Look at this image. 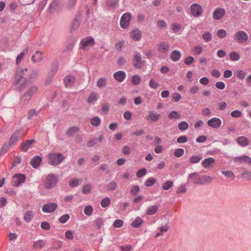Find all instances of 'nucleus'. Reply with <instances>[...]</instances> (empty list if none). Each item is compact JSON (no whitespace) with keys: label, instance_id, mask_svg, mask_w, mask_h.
Returning <instances> with one entry per match:
<instances>
[{"label":"nucleus","instance_id":"680f3d73","mask_svg":"<svg viewBox=\"0 0 251 251\" xmlns=\"http://www.w3.org/2000/svg\"><path fill=\"white\" fill-rule=\"evenodd\" d=\"M53 249L58 250V249H59L60 248H61V247H62V242L61 241L57 240L53 242Z\"/></svg>","mask_w":251,"mask_h":251},{"label":"nucleus","instance_id":"1a4fd4ad","mask_svg":"<svg viewBox=\"0 0 251 251\" xmlns=\"http://www.w3.org/2000/svg\"><path fill=\"white\" fill-rule=\"evenodd\" d=\"M131 20V15L129 13H126L124 14L121 17L120 20V26L123 28H127Z\"/></svg>","mask_w":251,"mask_h":251},{"label":"nucleus","instance_id":"a19ab883","mask_svg":"<svg viewBox=\"0 0 251 251\" xmlns=\"http://www.w3.org/2000/svg\"><path fill=\"white\" fill-rule=\"evenodd\" d=\"M236 76L240 79H243L246 77L247 74L242 70H237L235 72Z\"/></svg>","mask_w":251,"mask_h":251},{"label":"nucleus","instance_id":"f8f14e48","mask_svg":"<svg viewBox=\"0 0 251 251\" xmlns=\"http://www.w3.org/2000/svg\"><path fill=\"white\" fill-rule=\"evenodd\" d=\"M161 115L157 113L156 111H149L148 115L146 116V120L150 123L156 122L160 118Z\"/></svg>","mask_w":251,"mask_h":251},{"label":"nucleus","instance_id":"ddd939ff","mask_svg":"<svg viewBox=\"0 0 251 251\" xmlns=\"http://www.w3.org/2000/svg\"><path fill=\"white\" fill-rule=\"evenodd\" d=\"M207 125L212 128H218L222 125V120L218 118L214 117L207 121Z\"/></svg>","mask_w":251,"mask_h":251},{"label":"nucleus","instance_id":"e433bc0d","mask_svg":"<svg viewBox=\"0 0 251 251\" xmlns=\"http://www.w3.org/2000/svg\"><path fill=\"white\" fill-rule=\"evenodd\" d=\"M107 79L104 78H100L97 82V86L99 88H103L105 86L106 84Z\"/></svg>","mask_w":251,"mask_h":251},{"label":"nucleus","instance_id":"7ed1b4c3","mask_svg":"<svg viewBox=\"0 0 251 251\" xmlns=\"http://www.w3.org/2000/svg\"><path fill=\"white\" fill-rule=\"evenodd\" d=\"M58 182L57 178L52 174H49L44 181L45 187L47 189L54 187Z\"/></svg>","mask_w":251,"mask_h":251},{"label":"nucleus","instance_id":"2f4dec72","mask_svg":"<svg viewBox=\"0 0 251 251\" xmlns=\"http://www.w3.org/2000/svg\"><path fill=\"white\" fill-rule=\"evenodd\" d=\"M143 222V221L142 219L140 217H137L131 223V226L133 227L138 228L142 224Z\"/></svg>","mask_w":251,"mask_h":251},{"label":"nucleus","instance_id":"13d9d810","mask_svg":"<svg viewBox=\"0 0 251 251\" xmlns=\"http://www.w3.org/2000/svg\"><path fill=\"white\" fill-rule=\"evenodd\" d=\"M123 221L122 220L117 219L116 220L113 224V226L115 228H119L123 226Z\"/></svg>","mask_w":251,"mask_h":251},{"label":"nucleus","instance_id":"c85d7f7f","mask_svg":"<svg viewBox=\"0 0 251 251\" xmlns=\"http://www.w3.org/2000/svg\"><path fill=\"white\" fill-rule=\"evenodd\" d=\"M57 70V67L56 66H55L53 69H52L50 71V72L49 73V78L46 81V83L47 84H50V83L51 82V81L52 78L53 77L54 75H55Z\"/></svg>","mask_w":251,"mask_h":251},{"label":"nucleus","instance_id":"39448f33","mask_svg":"<svg viewBox=\"0 0 251 251\" xmlns=\"http://www.w3.org/2000/svg\"><path fill=\"white\" fill-rule=\"evenodd\" d=\"M26 177L21 174H16L12 177V185L14 186H19L25 182Z\"/></svg>","mask_w":251,"mask_h":251},{"label":"nucleus","instance_id":"6e6552de","mask_svg":"<svg viewBox=\"0 0 251 251\" xmlns=\"http://www.w3.org/2000/svg\"><path fill=\"white\" fill-rule=\"evenodd\" d=\"M191 14L195 17L201 16L202 8L201 5L198 3H193L190 6Z\"/></svg>","mask_w":251,"mask_h":251},{"label":"nucleus","instance_id":"dca6fc26","mask_svg":"<svg viewBox=\"0 0 251 251\" xmlns=\"http://www.w3.org/2000/svg\"><path fill=\"white\" fill-rule=\"evenodd\" d=\"M57 207V204L56 203H50L44 205L42 207V210L45 213L52 212Z\"/></svg>","mask_w":251,"mask_h":251},{"label":"nucleus","instance_id":"338daca9","mask_svg":"<svg viewBox=\"0 0 251 251\" xmlns=\"http://www.w3.org/2000/svg\"><path fill=\"white\" fill-rule=\"evenodd\" d=\"M97 100V96L95 93H92L89 96L87 101L89 103L93 102Z\"/></svg>","mask_w":251,"mask_h":251},{"label":"nucleus","instance_id":"f3484780","mask_svg":"<svg viewBox=\"0 0 251 251\" xmlns=\"http://www.w3.org/2000/svg\"><path fill=\"white\" fill-rule=\"evenodd\" d=\"M36 142L34 139L26 140L23 142L21 145V150L23 151L26 152L30 148L32 147L33 144Z\"/></svg>","mask_w":251,"mask_h":251},{"label":"nucleus","instance_id":"de8ad7c7","mask_svg":"<svg viewBox=\"0 0 251 251\" xmlns=\"http://www.w3.org/2000/svg\"><path fill=\"white\" fill-rule=\"evenodd\" d=\"M188 124L185 121L180 122L178 125V129L181 131L186 130L188 128Z\"/></svg>","mask_w":251,"mask_h":251},{"label":"nucleus","instance_id":"4468645a","mask_svg":"<svg viewBox=\"0 0 251 251\" xmlns=\"http://www.w3.org/2000/svg\"><path fill=\"white\" fill-rule=\"evenodd\" d=\"M156 47L157 50L162 53H167L170 49L169 43L166 42H161L158 43Z\"/></svg>","mask_w":251,"mask_h":251},{"label":"nucleus","instance_id":"f03ea898","mask_svg":"<svg viewBox=\"0 0 251 251\" xmlns=\"http://www.w3.org/2000/svg\"><path fill=\"white\" fill-rule=\"evenodd\" d=\"M63 155L60 153H50L48 155L49 163L50 165L57 166L64 160Z\"/></svg>","mask_w":251,"mask_h":251},{"label":"nucleus","instance_id":"5701e85b","mask_svg":"<svg viewBox=\"0 0 251 251\" xmlns=\"http://www.w3.org/2000/svg\"><path fill=\"white\" fill-rule=\"evenodd\" d=\"M31 99V95L25 92L20 97V102L22 104H26Z\"/></svg>","mask_w":251,"mask_h":251},{"label":"nucleus","instance_id":"9d476101","mask_svg":"<svg viewBox=\"0 0 251 251\" xmlns=\"http://www.w3.org/2000/svg\"><path fill=\"white\" fill-rule=\"evenodd\" d=\"M95 42L93 38L88 37L82 39L80 42V46L82 50H86L88 47L93 46Z\"/></svg>","mask_w":251,"mask_h":251},{"label":"nucleus","instance_id":"69168bd1","mask_svg":"<svg viewBox=\"0 0 251 251\" xmlns=\"http://www.w3.org/2000/svg\"><path fill=\"white\" fill-rule=\"evenodd\" d=\"M122 153L125 155H129L131 152V149L128 146H125L122 150Z\"/></svg>","mask_w":251,"mask_h":251},{"label":"nucleus","instance_id":"49530a36","mask_svg":"<svg viewBox=\"0 0 251 251\" xmlns=\"http://www.w3.org/2000/svg\"><path fill=\"white\" fill-rule=\"evenodd\" d=\"M9 147H11L8 144H4L0 150V155H3L5 154L9 150Z\"/></svg>","mask_w":251,"mask_h":251},{"label":"nucleus","instance_id":"0e129e2a","mask_svg":"<svg viewBox=\"0 0 251 251\" xmlns=\"http://www.w3.org/2000/svg\"><path fill=\"white\" fill-rule=\"evenodd\" d=\"M242 176L247 180L251 179V173L248 171H244L242 174Z\"/></svg>","mask_w":251,"mask_h":251},{"label":"nucleus","instance_id":"09e8293b","mask_svg":"<svg viewBox=\"0 0 251 251\" xmlns=\"http://www.w3.org/2000/svg\"><path fill=\"white\" fill-rule=\"evenodd\" d=\"M141 80V77L138 75H134L131 77V82L134 85L139 84Z\"/></svg>","mask_w":251,"mask_h":251},{"label":"nucleus","instance_id":"4be33fe9","mask_svg":"<svg viewBox=\"0 0 251 251\" xmlns=\"http://www.w3.org/2000/svg\"><path fill=\"white\" fill-rule=\"evenodd\" d=\"M75 81V78L72 75H67L64 79V84L66 87L72 86Z\"/></svg>","mask_w":251,"mask_h":251},{"label":"nucleus","instance_id":"bb28decb","mask_svg":"<svg viewBox=\"0 0 251 251\" xmlns=\"http://www.w3.org/2000/svg\"><path fill=\"white\" fill-rule=\"evenodd\" d=\"M41 161V158L39 156H35L31 160L30 164L34 168H37Z\"/></svg>","mask_w":251,"mask_h":251},{"label":"nucleus","instance_id":"603ef678","mask_svg":"<svg viewBox=\"0 0 251 251\" xmlns=\"http://www.w3.org/2000/svg\"><path fill=\"white\" fill-rule=\"evenodd\" d=\"M93 211V208L91 205H87L84 207V213L87 216L91 215Z\"/></svg>","mask_w":251,"mask_h":251},{"label":"nucleus","instance_id":"0eeeda50","mask_svg":"<svg viewBox=\"0 0 251 251\" xmlns=\"http://www.w3.org/2000/svg\"><path fill=\"white\" fill-rule=\"evenodd\" d=\"M145 61L142 59V55L139 52H136L133 58V64L137 69L141 68L144 64Z\"/></svg>","mask_w":251,"mask_h":251},{"label":"nucleus","instance_id":"72a5a7b5","mask_svg":"<svg viewBox=\"0 0 251 251\" xmlns=\"http://www.w3.org/2000/svg\"><path fill=\"white\" fill-rule=\"evenodd\" d=\"M158 207L155 205H153L148 207L146 211V214L148 215H153L157 211Z\"/></svg>","mask_w":251,"mask_h":251},{"label":"nucleus","instance_id":"412c9836","mask_svg":"<svg viewBox=\"0 0 251 251\" xmlns=\"http://www.w3.org/2000/svg\"><path fill=\"white\" fill-rule=\"evenodd\" d=\"M236 141L242 147H246L249 145V140L245 136H239L237 138Z\"/></svg>","mask_w":251,"mask_h":251},{"label":"nucleus","instance_id":"bf43d9fd","mask_svg":"<svg viewBox=\"0 0 251 251\" xmlns=\"http://www.w3.org/2000/svg\"><path fill=\"white\" fill-rule=\"evenodd\" d=\"M186 188L185 185H181L176 190V193L177 194H183L186 192Z\"/></svg>","mask_w":251,"mask_h":251},{"label":"nucleus","instance_id":"58836bf2","mask_svg":"<svg viewBox=\"0 0 251 251\" xmlns=\"http://www.w3.org/2000/svg\"><path fill=\"white\" fill-rule=\"evenodd\" d=\"M230 59L233 61H236L240 59V56L239 54L235 51H232L229 54Z\"/></svg>","mask_w":251,"mask_h":251},{"label":"nucleus","instance_id":"a211bd4d","mask_svg":"<svg viewBox=\"0 0 251 251\" xmlns=\"http://www.w3.org/2000/svg\"><path fill=\"white\" fill-rule=\"evenodd\" d=\"M215 162V160L213 157H209L204 159L201 162L202 166L205 168H212Z\"/></svg>","mask_w":251,"mask_h":251},{"label":"nucleus","instance_id":"79ce46f5","mask_svg":"<svg viewBox=\"0 0 251 251\" xmlns=\"http://www.w3.org/2000/svg\"><path fill=\"white\" fill-rule=\"evenodd\" d=\"M201 159V155H193L190 158L189 161L192 164H195L199 163Z\"/></svg>","mask_w":251,"mask_h":251},{"label":"nucleus","instance_id":"aec40b11","mask_svg":"<svg viewBox=\"0 0 251 251\" xmlns=\"http://www.w3.org/2000/svg\"><path fill=\"white\" fill-rule=\"evenodd\" d=\"M43 53L42 52L37 50L31 57V60L34 63L41 62L43 60Z\"/></svg>","mask_w":251,"mask_h":251},{"label":"nucleus","instance_id":"5fc2aeb1","mask_svg":"<svg viewBox=\"0 0 251 251\" xmlns=\"http://www.w3.org/2000/svg\"><path fill=\"white\" fill-rule=\"evenodd\" d=\"M184 149H183L182 148H179V149H176L174 151V155L176 157H180L184 154Z\"/></svg>","mask_w":251,"mask_h":251},{"label":"nucleus","instance_id":"f257e3e1","mask_svg":"<svg viewBox=\"0 0 251 251\" xmlns=\"http://www.w3.org/2000/svg\"><path fill=\"white\" fill-rule=\"evenodd\" d=\"M27 71V69L19 68L17 70L13 84L15 89L17 91H21L26 87L27 79L25 76V73Z\"/></svg>","mask_w":251,"mask_h":251},{"label":"nucleus","instance_id":"e2e57ef3","mask_svg":"<svg viewBox=\"0 0 251 251\" xmlns=\"http://www.w3.org/2000/svg\"><path fill=\"white\" fill-rule=\"evenodd\" d=\"M77 0H69L66 7L68 9H71L75 5Z\"/></svg>","mask_w":251,"mask_h":251},{"label":"nucleus","instance_id":"864d4df0","mask_svg":"<svg viewBox=\"0 0 251 251\" xmlns=\"http://www.w3.org/2000/svg\"><path fill=\"white\" fill-rule=\"evenodd\" d=\"M227 34L226 31L224 29H220L217 32V36L220 38H224L226 37Z\"/></svg>","mask_w":251,"mask_h":251},{"label":"nucleus","instance_id":"8fccbe9b","mask_svg":"<svg viewBox=\"0 0 251 251\" xmlns=\"http://www.w3.org/2000/svg\"><path fill=\"white\" fill-rule=\"evenodd\" d=\"M37 91H38V87L36 86L33 85V86H32L31 87H30V88H29L27 90L26 92L27 93H28V94H30L31 97H32V95L33 94L36 93Z\"/></svg>","mask_w":251,"mask_h":251},{"label":"nucleus","instance_id":"774afa93","mask_svg":"<svg viewBox=\"0 0 251 251\" xmlns=\"http://www.w3.org/2000/svg\"><path fill=\"white\" fill-rule=\"evenodd\" d=\"M199 87L198 85H193L190 88L189 92L191 94H195L199 91Z\"/></svg>","mask_w":251,"mask_h":251},{"label":"nucleus","instance_id":"2eb2a0df","mask_svg":"<svg viewBox=\"0 0 251 251\" xmlns=\"http://www.w3.org/2000/svg\"><path fill=\"white\" fill-rule=\"evenodd\" d=\"M226 13V11L223 8H217L213 13V17L215 20H219L221 19Z\"/></svg>","mask_w":251,"mask_h":251},{"label":"nucleus","instance_id":"7c9ffc66","mask_svg":"<svg viewBox=\"0 0 251 251\" xmlns=\"http://www.w3.org/2000/svg\"><path fill=\"white\" fill-rule=\"evenodd\" d=\"M79 130V128L77 126H72L69 128L66 131V134L69 136H73Z\"/></svg>","mask_w":251,"mask_h":251},{"label":"nucleus","instance_id":"3c124183","mask_svg":"<svg viewBox=\"0 0 251 251\" xmlns=\"http://www.w3.org/2000/svg\"><path fill=\"white\" fill-rule=\"evenodd\" d=\"M173 185V182L171 180H168L162 185V188L164 190H169Z\"/></svg>","mask_w":251,"mask_h":251},{"label":"nucleus","instance_id":"a878e982","mask_svg":"<svg viewBox=\"0 0 251 251\" xmlns=\"http://www.w3.org/2000/svg\"><path fill=\"white\" fill-rule=\"evenodd\" d=\"M248 155H243L240 156H237L233 158L235 162H239L240 163L248 162L249 160Z\"/></svg>","mask_w":251,"mask_h":251},{"label":"nucleus","instance_id":"4d7b16f0","mask_svg":"<svg viewBox=\"0 0 251 251\" xmlns=\"http://www.w3.org/2000/svg\"><path fill=\"white\" fill-rule=\"evenodd\" d=\"M222 173L223 175H224L226 176L228 178H234L235 176L234 173L231 171H223Z\"/></svg>","mask_w":251,"mask_h":251},{"label":"nucleus","instance_id":"423d86ee","mask_svg":"<svg viewBox=\"0 0 251 251\" xmlns=\"http://www.w3.org/2000/svg\"><path fill=\"white\" fill-rule=\"evenodd\" d=\"M25 134V133L22 134L21 133V130L15 131L10 136L8 144L10 146H14L17 143L20 138L24 136Z\"/></svg>","mask_w":251,"mask_h":251},{"label":"nucleus","instance_id":"c9c22d12","mask_svg":"<svg viewBox=\"0 0 251 251\" xmlns=\"http://www.w3.org/2000/svg\"><path fill=\"white\" fill-rule=\"evenodd\" d=\"M100 119L97 116L94 117L90 120L91 124L95 126H98L100 125Z\"/></svg>","mask_w":251,"mask_h":251},{"label":"nucleus","instance_id":"b1692460","mask_svg":"<svg viewBox=\"0 0 251 251\" xmlns=\"http://www.w3.org/2000/svg\"><path fill=\"white\" fill-rule=\"evenodd\" d=\"M79 26V18L77 17H75L73 20L71 25H70V31L73 32L76 30Z\"/></svg>","mask_w":251,"mask_h":251},{"label":"nucleus","instance_id":"393cba45","mask_svg":"<svg viewBox=\"0 0 251 251\" xmlns=\"http://www.w3.org/2000/svg\"><path fill=\"white\" fill-rule=\"evenodd\" d=\"M130 36L133 40L138 41L141 38L142 33L139 30L135 29L131 32Z\"/></svg>","mask_w":251,"mask_h":251},{"label":"nucleus","instance_id":"6e6d98bb","mask_svg":"<svg viewBox=\"0 0 251 251\" xmlns=\"http://www.w3.org/2000/svg\"><path fill=\"white\" fill-rule=\"evenodd\" d=\"M91 185L89 184L85 185L82 189V193L84 194H87L91 191Z\"/></svg>","mask_w":251,"mask_h":251},{"label":"nucleus","instance_id":"052dcab7","mask_svg":"<svg viewBox=\"0 0 251 251\" xmlns=\"http://www.w3.org/2000/svg\"><path fill=\"white\" fill-rule=\"evenodd\" d=\"M70 219V216L68 214H65L62 216L59 219L60 223L62 224H65Z\"/></svg>","mask_w":251,"mask_h":251},{"label":"nucleus","instance_id":"37998d69","mask_svg":"<svg viewBox=\"0 0 251 251\" xmlns=\"http://www.w3.org/2000/svg\"><path fill=\"white\" fill-rule=\"evenodd\" d=\"M33 214L31 211H27L26 212V213H25V214L24 215V220L26 222H27V223L31 221V220L32 219V218H33Z\"/></svg>","mask_w":251,"mask_h":251},{"label":"nucleus","instance_id":"6ab92c4d","mask_svg":"<svg viewBox=\"0 0 251 251\" xmlns=\"http://www.w3.org/2000/svg\"><path fill=\"white\" fill-rule=\"evenodd\" d=\"M114 78L119 82L124 80L126 77V74L124 71H119L113 74Z\"/></svg>","mask_w":251,"mask_h":251},{"label":"nucleus","instance_id":"c756f323","mask_svg":"<svg viewBox=\"0 0 251 251\" xmlns=\"http://www.w3.org/2000/svg\"><path fill=\"white\" fill-rule=\"evenodd\" d=\"M46 244L45 242L43 240H39L34 242L33 245V248L35 249H42Z\"/></svg>","mask_w":251,"mask_h":251},{"label":"nucleus","instance_id":"a18cd8bd","mask_svg":"<svg viewBox=\"0 0 251 251\" xmlns=\"http://www.w3.org/2000/svg\"><path fill=\"white\" fill-rule=\"evenodd\" d=\"M202 38L205 42H208L212 40V35L209 32L206 31L202 34Z\"/></svg>","mask_w":251,"mask_h":251},{"label":"nucleus","instance_id":"ea45409f","mask_svg":"<svg viewBox=\"0 0 251 251\" xmlns=\"http://www.w3.org/2000/svg\"><path fill=\"white\" fill-rule=\"evenodd\" d=\"M118 4L117 0H109L107 2V5L109 9L115 8Z\"/></svg>","mask_w":251,"mask_h":251},{"label":"nucleus","instance_id":"9b49d317","mask_svg":"<svg viewBox=\"0 0 251 251\" xmlns=\"http://www.w3.org/2000/svg\"><path fill=\"white\" fill-rule=\"evenodd\" d=\"M213 181V178L211 176L206 175H204L199 177L198 180L193 181L195 184L204 185L211 183Z\"/></svg>","mask_w":251,"mask_h":251},{"label":"nucleus","instance_id":"4c0bfd02","mask_svg":"<svg viewBox=\"0 0 251 251\" xmlns=\"http://www.w3.org/2000/svg\"><path fill=\"white\" fill-rule=\"evenodd\" d=\"M117 187V183L115 181H112L107 185V189L108 191H112L116 189Z\"/></svg>","mask_w":251,"mask_h":251},{"label":"nucleus","instance_id":"20e7f679","mask_svg":"<svg viewBox=\"0 0 251 251\" xmlns=\"http://www.w3.org/2000/svg\"><path fill=\"white\" fill-rule=\"evenodd\" d=\"M234 39L238 43H244L248 41L249 36L245 31L239 30L235 34Z\"/></svg>","mask_w":251,"mask_h":251},{"label":"nucleus","instance_id":"f704fd0d","mask_svg":"<svg viewBox=\"0 0 251 251\" xmlns=\"http://www.w3.org/2000/svg\"><path fill=\"white\" fill-rule=\"evenodd\" d=\"M181 117V115L176 111H172L168 114V118L170 120L178 119Z\"/></svg>","mask_w":251,"mask_h":251},{"label":"nucleus","instance_id":"c03bdc74","mask_svg":"<svg viewBox=\"0 0 251 251\" xmlns=\"http://www.w3.org/2000/svg\"><path fill=\"white\" fill-rule=\"evenodd\" d=\"M110 204V199L108 197L102 199L100 202V205L102 207L105 208L107 207Z\"/></svg>","mask_w":251,"mask_h":251},{"label":"nucleus","instance_id":"cd10ccee","mask_svg":"<svg viewBox=\"0 0 251 251\" xmlns=\"http://www.w3.org/2000/svg\"><path fill=\"white\" fill-rule=\"evenodd\" d=\"M181 53L177 50H175L172 51L171 54V59L174 61H177L180 59Z\"/></svg>","mask_w":251,"mask_h":251},{"label":"nucleus","instance_id":"473e14b6","mask_svg":"<svg viewBox=\"0 0 251 251\" xmlns=\"http://www.w3.org/2000/svg\"><path fill=\"white\" fill-rule=\"evenodd\" d=\"M29 47H26L25 49L23 52H21L17 57L16 62L18 64H19L24 57V56L28 52Z\"/></svg>","mask_w":251,"mask_h":251}]
</instances>
